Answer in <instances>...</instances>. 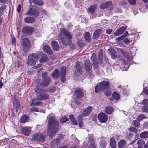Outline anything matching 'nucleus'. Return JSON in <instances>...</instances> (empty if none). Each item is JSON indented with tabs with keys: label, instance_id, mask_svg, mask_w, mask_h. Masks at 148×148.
<instances>
[{
	"label": "nucleus",
	"instance_id": "1",
	"mask_svg": "<svg viewBox=\"0 0 148 148\" xmlns=\"http://www.w3.org/2000/svg\"><path fill=\"white\" fill-rule=\"evenodd\" d=\"M48 117H49V118L48 124L47 133L50 138H52L55 134L58 132L59 129V124L58 122L56 121L53 117H49V115Z\"/></svg>",
	"mask_w": 148,
	"mask_h": 148
},
{
	"label": "nucleus",
	"instance_id": "2",
	"mask_svg": "<svg viewBox=\"0 0 148 148\" xmlns=\"http://www.w3.org/2000/svg\"><path fill=\"white\" fill-rule=\"evenodd\" d=\"M60 34L58 36L62 42L66 45H69L72 38V35L67 31L64 29H61Z\"/></svg>",
	"mask_w": 148,
	"mask_h": 148
},
{
	"label": "nucleus",
	"instance_id": "3",
	"mask_svg": "<svg viewBox=\"0 0 148 148\" xmlns=\"http://www.w3.org/2000/svg\"><path fill=\"white\" fill-rule=\"evenodd\" d=\"M45 89L37 86L35 89V91L39 100H46L49 98V95L46 92Z\"/></svg>",
	"mask_w": 148,
	"mask_h": 148
},
{
	"label": "nucleus",
	"instance_id": "4",
	"mask_svg": "<svg viewBox=\"0 0 148 148\" xmlns=\"http://www.w3.org/2000/svg\"><path fill=\"white\" fill-rule=\"evenodd\" d=\"M38 55L35 53H33L28 56V59L27 63L28 65H34L37 61L39 59Z\"/></svg>",
	"mask_w": 148,
	"mask_h": 148
},
{
	"label": "nucleus",
	"instance_id": "5",
	"mask_svg": "<svg viewBox=\"0 0 148 148\" xmlns=\"http://www.w3.org/2000/svg\"><path fill=\"white\" fill-rule=\"evenodd\" d=\"M47 72H44L42 74L43 80L40 83L42 86L46 87L48 86L51 82V78L47 75Z\"/></svg>",
	"mask_w": 148,
	"mask_h": 148
},
{
	"label": "nucleus",
	"instance_id": "6",
	"mask_svg": "<svg viewBox=\"0 0 148 148\" xmlns=\"http://www.w3.org/2000/svg\"><path fill=\"white\" fill-rule=\"evenodd\" d=\"M32 140L34 141L43 142L45 140V137L44 135L38 132L33 135Z\"/></svg>",
	"mask_w": 148,
	"mask_h": 148
},
{
	"label": "nucleus",
	"instance_id": "7",
	"mask_svg": "<svg viewBox=\"0 0 148 148\" xmlns=\"http://www.w3.org/2000/svg\"><path fill=\"white\" fill-rule=\"evenodd\" d=\"M30 42L29 39L25 38L22 40V47L23 51L25 52L28 51L30 47Z\"/></svg>",
	"mask_w": 148,
	"mask_h": 148
},
{
	"label": "nucleus",
	"instance_id": "8",
	"mask_svg": "<svg viewBox=\"0 0 148 148\" xmlns=\"http://www.w3.org/2000/svg\"><path fill=\"white\" fill-rule=\"evenodd\" d=\"M60 78L62 82H64L66 81L65 75L66 73V67L63 66L60 69Z\"/></svg>",
	"mask_w": 148,
	"mask_h": 148
},
{
	"label": "nucleus",
	"instance_id": "9",
	"mask_svg": "<svg viewBox=\"0 0 148 148\" xmlns=\"http://www.w3.org/2000/svg\"><path fill=\"white\" fill-rule=\"evenodd\" d=\"M34 30V28L31 27H24L22 29V32L23 33L29 35L32 33Z\"/></svg>",
	"mask_w": 148,
	"mask_h": 148
},
{
	"label": "nucleus",
	"instance_id": "10",
	"mask_svg": "<svg viewBox=\"0 0 148 148\" xmlns=\"http://www.w3.org/2000/svg\"><path fill=\"white\" fill-rule=\"evenodd\" d=\"M74 74L76 75H78L82 72V68L80 65V62H77L75 69Z\"/></svg>",
	"mask_w": 148,
	"mask_h": 148
},
{
	"label": "nucleus",
	"instance_id": "11",
	"mask_svg": "<svg viewBox=\"0 0 148 148\" xmlns=\"http://www.w3.org/2000/svg\"><path fill=\"white\" fill-rule=\"evenodd\" d=\"M98 117L99 120L102 122H105L107 120L108 117L107 115L103 112L99 113L98 115Z\"/></svg>",
	"mask_w": 148,
	"mask_h": 148
},
{
	"label": "nucleus",
	"instance_id": "12",
	"mask_svg": "<svg viewBox=\"0 0 148 148\" xmlns=\"http://www.w3.org/2000/svg\"><path fill=\"white\" fill-rule=\"evenodd\" d=\"M125 30V27H122L117 29L113 33V35L115 36H118L122 34Z\"/></svg>",
	"mask_w": 148,
	"mask_h": 148
},
{
	"label": "nucleus",
	"instance_id": "13",
	"mask_svg": "<svg viewBox=\"0 0 148 148\" xmlns=\"http://www.w3.org/2000/svg\"><path fill=\"white\" fill-rule=\"evenodd\" d=\"M75 95L76 97L81 98L84 96V93L80 89L77 88L75 90Z\"/></svg>",
	"mask_w": 148,
	"mask_h": 148
},
{
	"label": "nucleus",
	"instance_id": "14",
	"mask_svg": "<svg viewBox=\"0 0 148 148\" xmlns=\"http://www.w3.org/2000/svg\"><path fill=\"white\" fill-rule=\"evenodd\" d=\"M60 144V140L58 138L53 139L51 143V145L53 148H56Z\"/></svg>",
	"mask_w": 148,
	"mask_h": 148
},
{
	"label": "nucleus",
	"instance_id": "15",
	"mask_svg": "<svg viewBox=\"0 0 148 148\" xmlns=\"http://www.w3.org/2000/svg\"><path fill=\"white\" fill-rule=\"evenodd\" d=\"M39 100L38 99L37 97L36 98L34 99L32 101L31 103V106H42L43 104L42 102L39 101Z\"/></svg>",
	"mask_w": 148,
	"mask_h": 148
},
{
	"label": "nucleus",
	"instance_id": "16",
	"mask_svg": "<svg viewBox=\"0 0 148 148\" xmlns=\"http://www.w3.org/2000/svg\"><path fill=\"white\" fill-rule=\"evenodd\" d=\"M92 110V107L91 106H89L85 109L83 111L82 116H88L90 114Z\"/></svg>",
	"mask_w": 148,
	"mask_h": 148
},
{
	"label": "nucleus",
	"instance_id": "17",
	"mask_svg": "<svg viewBox=\"0 0 148 148\" xmlns=\"http://www.w3.org/2000/svg\"><path fill=\"white\" fill-rule=\"evenodd\" d=\"M85 67L87 71H90L92 68V65L89 60H86L85 63Z\"/></svg>",
	"mask_w": 148,
	"mask_h": 148
},
{
	"label": "nucleus",
	"instance_id": "18",
	"mask_svg": "<svg viewBox=\"0 0 148 148\" xmlns=\"http://www.w3.org/2000/svg\"><path fill=\"white\" fill-rule=\"evenodd\" d=\"M43 50L46 53L50 55L52 54L53 51L47 45H45L43 47Z\"/></svg>",
	"mask_w": 148,
	"mask_h": 148
},
{
	"label": "nucleus",
	"instance_id": "19",
	"mask_svg": "<svg viewBox=\"0 0 148 148\" xmlns=\"http://www.w3.org/2000/svg\"><path fill=\"white\" fill-rule=\"evenodd\" d=\"M51 45L54 51H58L59 49V47L58 43L55 41H52L51 42Z\"/></svg>",
	"mask_w": 148,
	"mask_h": 148
},
{
	"label": "nucleus",
	"instance_id": "20",
	"mask_svg": "<svg viewBox=\"0 0 148 148\" xmlns=\"http://www.w3.org/2000/svg\"><path fill=\"white\" fill-rule=\"evenodd\" d=\"M13 104L14 107L16 109V111L17 112L18 109H20V105L18 101L15 98L13 99Z\"/></svg>",
	"mask_w": 148,
	"mask_h": 148
},
{
	"label": "nucleus",
	"instance_id": "21",
	"mask_svg": "<svg viewBox=\"0 0 148 148\" xmlns=\"http://www.w3.org/2000/svg\"><path fill=\"white\" fill-rule=\"evenodd\" d=\"M38 14L39 13L38 11L34 10L32 8H30L29 12L26 13L27 15L29 16L38 15Z\"/></svg>",
	"mask_w": 148,
	"mask_h": 148
},
{
	"label": "nucleus",
	"instance_id": "22",
	"mask_svg": "<svg viewBox=\"0 0 148 148\" xmlns=\"http://www.w3.org/2000/svg\"><path fill=\"white\" fill-rule=\"evenodd\" d=\"M112 3L111 1H107L101 5L100 6V8L101 9H104L108 7Z\"/></svg>",
	"mask_w": 148,
	"mask_h": 148
},
{
	"label": "nucleus",
	"instance_id": "23",
	"mask_svg": "<svg viewBox=\"0 0 148 148\" xmlns=\"http://www.w3.org/2000/svg\"><path fill=\"white\" fill-rule=\"evenodd\" d=\"M22 133L26 136H28L31 133V131L25 127H23L22 128Z\"/></svg>",
	"mask_w": 148,
	"mask_h": 148
},
{
	"label": "nucleus",
	"instance_id": "24",
	"mask_svg": "<svg viewBox=\"0 0 148 148\" xmlns=\"http://www.w3.org/2000/svg\"><path fill=\"white\" fill-rule=\"evenodd\" d=\"M126 143V142L124 139H122L118 143V146L119 148H124Z\"/></svg>",
	"mask_w": 148,
	"mask_h": 148
},
{
	"label": "nucleus",
	"instance_id": "25",
	"mask_svg": "<svg viewBox=\"0 0 148 148\" xmlns=\"http://www.w3.org/2000/svg\"><path fill=\"white\" fill-rule=\"evenodd\" d=\"M102 32V30L99 29L96 30L93 34V39L97 38L100 35V34Z\"/></svg>",
	"mask_w": 148,
	"mask_h": 148
},
{
	"label": "nucleus",
	"instance_id": "26",
	"mask_svg": "<svg viewBox=\"0 0 148 148\" xmlns=\"http://www.w3.org/2000/svg\"><path fill=\"white\" fill-rule=\"evenodd\" d=\"M110 143L111 148H116V143L115 139L114 138H112L110 140Z\"/></svg>",
	"mask_w": 148,
	"mask_h": 148
},
{
	"label": "nucleus",
	"instance_id": "27",
	"mask_svg": "<svg viewBox=\"0 0 148 148\" xmlns=\"http://www.w3.org/2000/svg\"><path fill=\"white\" fill-rule=\"evenodd\" d=\"M101 87H103V90L107 89L108 87L109 83L107 82L103 81L100 84Z\"/></svg>",
	"mask_w": 148,
	"mask_h": 148
},
{
	"label": "nucleus",
	"instance_id": "28",
	"mask_svg": "<svg viewBox=\"0 0 148 148\" xmlns=\"http://www.w3.org/2000/svg\"><path fill=\"white\" fill-rule=\"evenodd\" d=\"M84 38L86 42H89L91 41L90 35V33L87 32L85 33Z\"/></svg>",
	"mask_w": 148,
	"mask_h": 148
},
{
	"label": "nucleus",
	"instance_id": "29",
	"mask_svg": "<svg viewBox=\"0 0 148 148\" xmlns=\"http://www.w3.org/2000/svg\"><path fill=\"white\" fill-rule=\"evenodd\" d=\"M59 70L58 69H56L54 70L53 71L51 76L53 78H57L59 77Z\"/></svg>",
	"mask_w": 148,
	"mask_h": 148
},
{
	"label": "nucleus",
	"instance_id": "30",
	"mask_svg": "<svg viewBox=\"0 0 148 148\" xmlns=\"http://www.w3.org/2000/svg\"><path fill=\"white\" fill-rule=\"evenodd\" d=\"M30 3H33L39 6H41L43 4V2L40 0H29Z\"/></svg>",
	"mask_w": 148,
	"mask_h": 148
},
{
	"label": "nucleus",
	"instance_id": "31",
	"mask_svg": "<svg viewBox=\"0 0 148 148\" xmlns=\"http://www.w3.org/2000/svg\"><path fill=\"white\" fill-rule=\"evenodd\" d=\"M24 21L26 23H32L35 22V20L33 18L28 16L24 18Z\"/></svg>",
	"mask_w": 148,
	"mask_h": 148
},
{
	"label": "nucleus",
	"instance_id": "32",
	"mask_svg": "<svg viewBox=\"0 0 148 148\" xmlns=\"http://www.w3.org/2000/svg\"><path fill=\"white\" fill-rule=\"evenodd\" d=\"M105 110V112L107 114H110L113 111V108L112 106H109L106 108Z\"/></svg>",
	"mask_w": 148,
	"mask_h": 148
},
{
	"label": "nucleus",
	"instance_id": "33",
	"mask_svg": "<svg viewBox=\"0 0 148 148\" xmlns=\"http://www.w3.org/2000/svg\"><path fill=\"white\" fill-rule=\"evenodd\" d=\"M69 117L70 119L72 124L75 125H77V123L76 120L74 118V116L73 115H70L69 116Z\"/></svg>",
	"mask_w": 148,
	"mask_h": 148
},
{
	"label": "nucleus",
	"instance_id": "34",
	"mask_svg": "<svg viewBox=\"0 0 148 148\" xmlns=\"http://www.w3.org/2000/svg\"><path fill=\"white\" fill-rule=\"evenodd\" d=\"M97 9L96 5H93L91 6L89 8V11L92 14Z\"/></svg>",
	"mask_w": 148,
	"mask_h": 148
},
{
	"label": "nucleus",
	"instance_id": "35",
	"mask_svg": "<svg viewBox=\"0 0 148 148\" xmlns=\"http://www.w3.org/2000/svg\"><path fill=\"white\" fill-rule=\"evenodd\" d=\"M102 87H101L100 84L97 85L95 87V91L97 93L103 90Z\"/></svg>",
	"mask_w": 148,
	"mask_h": 148
},
{
	"label": "nucleus",
	"instance_id": "36",
	"mask_svg": "<svg viewBox=\"0 0 148 148\" xmlns=\"http://www.w3.org/2000/svg\"><path fill=\"white\" fill-rule=\"evenodd\" d=\"M99 144L100 146L102 148H105L107 145L106 141L103 139L101 140Z\"/></svg>",
	"mask_w": 148,
	"mask_h": 148
},
{
	"label": "nucleus",
	"instance_id": "37",
	"mask_svg": "<svg viewBox=\"0 0 148 148\" xmlns=\"http://www.w3.org/2000/svg\"><path fill=\"white\" fill-rule=\"evenodd\" d=\"M148 135V132H141L140 134V136L142 138H146Z\"/></svg>",
	"mask_w": 148,
	"mask_h": 148
},
{
	"label": "nucleus",
	"instance_id": "38",
	"mask_svg": "<svg viewBox=\"0 0 148 148\" xmlns=\"http://www.w3.org/2000/svg\"><path fill=\"white\" fill-rule=\"evenodd\" d=\"M28 116H23L20 119V122L22 123H24L27 121Z\"/></svg>",
	"mask_w": 148,
	"mask_h": 148
},
{
	"label": "nucleus",
	"instance_id": "39",
	"mask_svg": "<svg viewBox=\"0 0 148 148\" xmlns=\"http://www.w3.org/2000/svg\"><path fill=\"white\" fill-rule=\"evenodd\" d=\"M49 58L46 56H45L41 57L40 59V62L41 63L46 62L49 60Z\"/></svg>",
	"mask_w": 148,
	"mask_h": 148
},
{
	"label": "nucleus",
	"instance_id": "40",
	"mask_svg": "<svg viewBox=\"0 0 148 148\" xmlns=\"http://www.w3.org/2000/svg\"><path fill=\"white\" fill-rule=\"evenodd\" d=\"M132 124L135 127H138L140 126V124L138 121L134 120L132 121Z\"/></svg>",
	"mask_w": 148,
	"mask_h": 148
},
{
	"label": "nucleus",
	"instance_id": "41",
	"mask_svg": "<svg viewBox=\"0 0 148 148\" xmlns=\"http://www.w3.org/2000/svg\"><path fill=\"white\" fill-rule=\"evenodd\" d=\"M110 53L112 58L115 59L116 58L117 56L115 50H112L110 51Z\"/></svg>",
	"mask_w": 148,
	"mask_h": 148
},
{
	"label": "nucleus",
	"instance_id": "42",
	"mask_svg": "<svg viewBox=\"0 0 148 148\" xmlns=\"http://www.w3.org/2000/svg\"><path fill=\"white\" fill-rule=\"evenodd\" d=\"M146 118V116L143 114H140L137 118V120L138 122H140L143 119Z\"/></svg>",
	"mask_w": 148,
	"mask_h": 148
},
{
	"label": "nucleus",
	"instance_id": "43",
	"mask_svg": "<svg viewBox=\"0 0 148 148\" xmlns=\"http://www.w3.org/2000/svg\"><path fill=\"white\" fill-rule=\"evenodd\" d=\"M103 55V51L102 50H100L98 53L99 60V62H101L102 61Z\"/></svg>",
	"mask_w": 148,
	"mask_h": 148
},
{
	"label": "nucleus",
	"instance_id": "44",
	"mask_svg": "<svg viewBox=\"0 0 148 148\" xmlns=\"http://www.w3.org/2000/svg\"><path fill=\"white\" fill-rule=\"evenodd\" d=\"M145 143V141L142 139L139 140L137 142V144L138 146L142 147Z\"/></svg>",
	"mask_w": 148,
	"mask_h": 148
},
{
	"label": "nucleus",
	"instance_id": "45",
	"mask_svg": "<svg viewBox=\"0 0 148 148\" xmlns=\"http://www.w3.org/2000/svg\"><path fill=\"white\" fill-rule=\"evenodd\" d=\"M128 130L130 132L135 133H137L138 132V130L136 128V127L132 126H131L129 128Z\"/></svg>",
	"mask_w": 148,
	"mask_h": 148
},
{
	"label": "nucleus",
	"instance_id": "46",
	"mask_svg": "<svg viewBox=\"0 0 148 148\" xmlns=\"http://www.w3.org/2000/svg\"><path fill=\"white\" fill-rule=\"evenodd\" d=\"M120 51H121V53L126 58H128L129 57V55L127 52L121 49H120Z\"/></svg>",
	"mask_w": 148,
	"mask_h": 148
},
{
	"label": "nucleus",
	"instance_id": "47",
	"mask_svg": "<svg viewBox=\"0 0 148 148\" xmlns=\"http://www.w3.org/2000/svg\"><path fill=\"white\" fill-rule=\"evenodd\" d=\"M142 111L145 113L148 112V106L147 105L145 106L142 108Z\"/></svg>",
	"mask_w": 148,
	"mask_h": 148
},
{
	"label": "nucleus",
	"instance_id": "48",
	"mask_svg": "<svg viewBox=\"0 0 148 148\" xmlns=\"http://www.w3.org/2000/svg\"><path fill=\"white\" fill-rule=\"evenodd\" d=\"M113 97L116 100H118L119 99V94L116 92H114L113 94Z\"/></svg>",
	"mask_w": 148,
	"mask_h": 148
},
{
	"label": "nucleus",
	"instance_id": "49",
	"mask_svg": "<svg viewBox=\"0 0 148 148\" xmlns=\"http://www.w3.org/2000/svg\"><path fill=\"white\" fill-rule=\"evenodd\" d=\"M68 119L67 117H65L61 119L60 122L61 123H64L67 121Z\"/></svg>",
	"mask_w": 148,
	"mask_h": 148
},
{
	"label": "nucleus",
	"instance_id": "50",
	"mask_svg": "<svg viewBox=\"0 0 148 148\" xmlns=\"http://www.w3.org/2000/svg\"><path fill=\"white\" fill-rule=\"evenodd\" d=\"M79 98L77 97H76L75 98L74 100L76 103L79 104L80 103L81 100Z\"/></svg>",
	"mask_w": 148,
	"mask_h": 148
},
{
	"label": "nucleus",
	"instance_id": "51",
	"mask_svg": "<svg viewBox=\"0 0 148 148\" xmlns=\"http://www.w3.org/2000/svg\"><path fill=\"white\" fill-rule=\"evenodd\" d=\"M12 43L13 45H15L16 44V41L15 37L14 36H12Z\"/></svg>",
	"mask_w": 148,
	"mask_h": 148
},
{
	"label": "nucleus",
	"instance_id": "52",
	"mask_svg": "<svg viewBox=\"0 0 148 148\" xmlns=\"http://www.w3.org/2000/svg\"><path fill=\"white\" fill-rule=\"evenodd\" d=\"M142 103L145 106L148 105V99L143 100L142 102Z\"/></svg>",
	"mask_w": 148,
	"mask_h": 148
},
{
	"label": "nucleus",
	"instance_id": "53",
	"mask_svg": "<svg viewBox=\"0 0 148 148\" xmlns=\"http://www.w3.org/2000/svg\"><path fill=\"white\" fill-rule=\"evenodd\" d=\"M124 39V38L122 36H121L118 37L116 39V41L119 42L121 41V40H122Z\"/></svg>",
	"mask_w": 148,
	"mask_h": 148
},
{
	"label": "nucleus",
	"instance_id": "54",
	"mask_svg": "<svg viewBox=\"0 0 148 148\" xmlns=\"http://www.w3.org/2000/svg\"><path fill=\"white\" fill-rule=\"evenodd\" d=\"M129 3L131 4L134 5L136 3V0H128Z\"/></svg>",
	"mask_w": 148,
	"mask_h": 148
},
{
	"label": "nucleus",
	"instance_id": "55",
	"mask_svg": "<svg viewBox=\"0 0 148 148\" xmlns=\"http://www.w3.org/2000/svg\"><path fill=\"white\" fill-rule=\"evenodd\" d=\"M30 109L32 111H34L36 112H38V109L37 107H33L31 108Z\"/></svg>",
	"mask_w": 148,
	"mask_h": 148
},
{
	"label": "nucleus",
	"instance_id": "56",
	"mask_svg": "<svg viewBox=\"0 0 148 148\" xmlns=\"http://www.w3.org/2000/svg\"><path fill=\"white\" fill-rule=\"evenodd\" d=\"M112 31V30L111 29H108L106 30V32L107 34H111Z\"/></svg>",
	"mask_w": 148,
	"mask_h": 148
},
{
	"label": "nucleus",
	"instance_id": "57",
	"mask_svg": "<svg viewBox=\"0 0 148 148\" xmlns=\"http://www.w3.org/2000/svg\"><path fill=\"white\" fill-rule=\"evenodd\" d=\"M124 42L126 44L130 43V40L127 38H125L124 40Z\"/></svg>",
	"mask_w": 148,
	"mask_h": 148
},
{
	"label": "nucleus",
	"instance_id": "58",
	"mask_svg": "<svg viewBox=\"0 0 148 148\" xmlns=\"http://www.w3.org/2000/svg\"><path fill=\"white\" fill-rule=\"evenodd\" d=\"M21 8V6L20 4H19L17 8V11L18 12H20Z\"/></svg>",
	"mask_w": 148,
	"mask_h": 148
},
{
	"label": "nucleus",
	"instance_id": "59",
	"mask_svg": "<svg viewBox=\"0 0 148 148\" xmlns=\"http://www.w3.org/2000/svg\"><path fill=\"white\" fill-rule=\"evenodd\" d=\"M104 93L106 95L109 96L110 95H111V93L109 91H108L107 92L105 90L104 91Z\"/></svg>",
	"mask_w": 148,
	"mask_h": 148
},
{
	"label": "nucleus",
	"instance_id": "60",
	"mask_svg": "<svg viewBox=\"0 0 148 148\" xmlns=\"http://www.w3.org/2000/svg\"><path fill=\"white\" fill-rule=\"evenodd\" d=\"M143 92L145 93V94L146 95H148V90L146 88H144L143 91Z\"/></svg>",
	"mask_w": 148,
	"mask_h": 148
},
{
	"label": "nucleus",
	"instance_id": "61",
	"mask_svg": "<svg viewBox=\"0 0 148 148\" xmlns=\"http://www.w3.org/2000/svg\"><path fill=\"white\" fill-rule=\"evenodd\" d=\"M128 34V33L127 31H126L123 35L122 36L124 38Z\"/></svg>",
	"mask_w": 148,
	"mask_h": 148
},
{
	"label": "nucleus",
	"instance_id": "62",
	"mask_svg": "<svg viewBox=\"0 0 148 148\" xmlns=\"http://www.w3.org/2000/svg\"><path fill=\"white\" fill-rule=\"evenodd\" d=\"M83 124L81 120H79V124L80 127H82V125Z\"/></svg>",
	"mask_w": 148,
	"mask_h": 148
},
{
	"label": "nucleus",
	"instance_id": "63",
	"mask_svg": "<svg viewBox=\"0 0 148 148\" xmlns=\"http://www.w3.org/2000/svg\"><path fill=\"white\" fill-rule=\"evenodd\" d=\"M88 148H95V146H94V145L93 144H91L90 145Z\"/></svg>",
	"mask_w": 148,
	"mask_h": 148
},
{
	"label": "nucleus",
	"instance_id": "64",
	"mask_svg": "<svg viewBox=\"0 0 148 148\" xmlns=\"http://www.w3.org/2000/svg\"><path fill=\"white\" fill-rule=\"evenodd\" d=\"M56 90V88L55 87H53L52 88V89L51 90V91L52 92H53Z\"/></svg>",
	"mask_w": 148,
	"mask_h": 148
}]
</instances>
